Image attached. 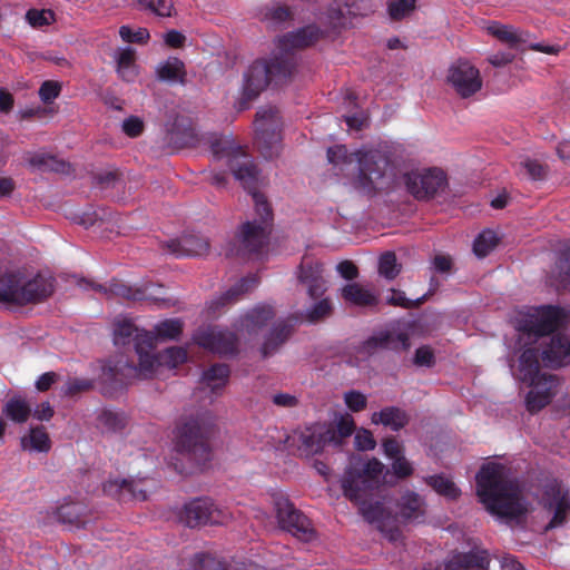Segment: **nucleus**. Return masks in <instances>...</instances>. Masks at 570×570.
<instances>
[{
    "instance_id": "6e6d98bb",
    "label": "nucleus",
    "mask_w": 570,
    "mask_h": 570,
    "mask_svg": "<svg viewBox=\"0 0 570 570\" xmlns=\"http://www.w3.org/2000/svg\"><path fill=\"white\" fill-rule=\"evenodd\" d=\"M190 570H225L222 562L208 553H197L189 562Z\"/></svg>"
},
{
    "instance_id": "3c124183",
    "label": "nucleus",
    "mask_w": 570,
    "mask_h": 570,
    "mask_svg": "<svg viewBox=\"0 0 570 570\" xmlns=\"http://www.w3.org/2000/svg\"><path fill=\"white\" fill-rule=\"evenodd\" d=\"M498 237L492 230L482 232L473 243V252L478 257H485L498 245Z\"/></svg>"
},
{
    "instance_id": "0e129e2a",
    "label": "nucleus",
    "mask_w": 570,
    "mask_h": 570,
    "mask_svg": "<svg viewBox=\"0 0 570 570\" xmlns=\"http://www.w3.org/2000/svg\"><path fill=\"white\" fill-rule=\"evenodd\" d=\"M383 453L390 460L404 455V446L395 438L389 436L382 441Z\"/></svg>"
},
{
    "instance_id": "f257e3e1",
    "label": "nucleus",
    "mask_w": 570,
    "mask_h": 570,
    "mask_svg": "<svg viewBox=\"0 0 570 570\" xmlns=\"http://www.w3.org/2000/svg\"><path fill=\"white\" fill-rule=\"evenodd\" d=\"M317 37L318 31L314 27L288 32L277 40L269 59L255 60L244 72L239 109H246L248 102L257 98L271 82L282 83L288 80L296 70L294 50L313 45Z\"/></svg>"
},
{
    "instance_id": "f704fd0d",
    "label": "nucleus",
    "mask_w": 570,
    "mask_h": 570,
    "mask_svg": "<svg viewBox=\"0 0 570 570\" xmlns=\"http://www.w3.org/2000/svg\"><path fill=\"white\" fill-rule=\"evenodd\" d=\"M156 72L158 79L161 81L179 83H184L185 81V66L178 58H169L159 63L156 68Z\"/></svg>"
},
{
    "instance_id": "c03bdc74",
    "label": "nucleus",
    "mask_w": 570,
    "mask_h": 570,
    "mask_svg": "<svg viewBox=\"0 0 570 570\" xmlns=\"http://www.w3.org/2000/svg\"><path fill=\"white\" fill-rule=\"evenodd\" d=\"M3 413L13 422L24 423L30 416L31 407L24 399L14 396L6 403Z\"/></svg>"
},
{
    "instance_id": "6e6552de",
    "label": "nucleus",
    "mask_w": 570,
    "mask_h": 570,
    "mask_svg": "<svg viewBox=\"0 0 570 570\" xmlns=\"http://www.w3.org/2000/svg\"><path fill=\"white\" fill-rule=\"evenodd\" d=\"M274 507L282 529L304 541H309L314 538V530L309 520L296 510L287 498H275Z\"/></svg>"
},
{
    "instance_id": "de8ad7c7",
    "label": "nucleus",
    "mask_w": 570,
    "mask_h": 570,
    "mask_svg": "<svg viewBox=\"0 0 570 570\" xmlns=\"http://www.w3.org/2000/svg\"><path fill=\"white\" fill-rule=\"evenodd\" d=\"M139 10L150 11L159 17H170L174 11L171 0H135Z\"/></svg>"
},
{
    "instance_id": "dca6fc26",
    "label": "nucleus",
    "mask_w": 570,
    "mask_h": 570,
    "mask_svg": "<svg viewBox=\"0 0 570 570\" xmlns=\"http://www.w3.org/2000/svg\"><path fill=\"white\" fill-rule=\"evenodd\" d=\"M566 318L563 309L553 306L542 307L529 320L523 330L529 334L542 336L557 330Z\"/></svg>"
},
{
    "instance_id": "a878e982",
    "label": "nucleus",
    "mask_w": 570,
    "mask_h": 570,
    "mask_svg": "<svg viewBox=\"0 0 570 570\" xmlns=\"http://www.w3.org/2000/svg\"><path fill=\"white\" fill-rule=\"evenodd\" d=\"M79 286L83 288H92L107 297L117 296L125 299L140 301L146 298L145 293L140 288H132L124 283L112 282L108 286L95 284L92 282L81 279Z\"/></svg>"
},
{
    "instance_id": "9b49d317",
    "label": "nucleus",
    "mask_w": 570,
    "mask_h": 570,
    "mask_svg": "<svg viewBox=\"0 0 570 570\" xmlns=\"http://www.w3.org/2000/svg\"><path fill=\"white\" fill-rule=\"evenodd\" d=\"M130 342H134L139 362L146 350H153L155 347V337L153 336V333L139 330L126 317H117L114 322V343L116 345L124 346Z\"/></svg>"
},
{
    "instance_id": "e2e57ef3",
    "label": "nucleus",
    "mask_w": 570,
    "mask_h": 570,
    "mask_svg": "<svg viewBox=\"0 0 570 570\" xmlns=\"http://www.w3.org/2000/svg\"><path fill=\"white\" fill-rule=\"evenodd\" d=\"M344 402L346 406L353 412H360L367 405L366 396L360 391H348L344 394Z\"/></svg>"
},
{
    "instance_id": "ea45409f",
    "label": "nucleus",
    "mask_w": 570,
    "mask_h": 570,
    "mask_svg": "<svg viewBox=\"0 0 570 570\" xmlns=\"http://www.w3.org/2000/svg\"><path fill=\"white\" fill-rule=\"evenodd\" d=\"M21 445L24 450L48 452L51 442L43 426H37L30 430L28 436L21 439Z\"/></svg>"
},
{
    "instance_id": "603ef678",
    "label": "nucleus",
    "mask_w": 570,
    "mask_h": 570,
    "mask_svg": "<svg viewBox=\"0 0 570 570\" xmlns=\"http://www.w3.org/2000/svg\"><path fill=\"white\" fill-rule=\"evenodd\" d=\"M210 149L215 157L224 158L228 160L237 155L242 149L236 146L229 137L216 138L210 142Z\"/></svg>"
},
{
    "instance_id": "c85d7f7f",
    "label": "nucleus",
    "mask_w": 570,
    "mask_h": 570,
    "mask_svg": "<svg viewBox=\"0 0 570 570\" xmlns=\"http://www.w3.org/2000/svg\"><path fill=\"white\" fill-rule=\"evenodd\" d=\"M489 564L488 554L482 550L453 554L445 563V570L483 569Z\"/></svg>"
},
{
    "instance_id": "423d86ee",
    "label": "nucleus",
    "mask_w": 570,
    "mask_h": 570,
    "mask_svg": "<svg viewBox=\"0 0 570 570\" xmlns=\"http://www.w3.org/2000/svg\"><path fill=\"white\" fill-rule=\"evenodd\" d=\"M178 521L188 528L225 524L232 514L218 507L212 499L197 498L181 507L177 513Z\"/></svg>"
},
{
    "instance_id": "8fccbe9b",
    "label": "nucleus",
    "mask_w": 570,
    "mask_h": 570,
    "mask_svg": "<svg viewBox=\"0 0 570 570\" xmlns=\"http://www.w3.org/2000/svg\"><path fill=\"white\" fill-rule=\"evenodd\" d=\"M401 272V265L397 264L396 255L393 252H385L379 259V273L384 278L392 281Z\"/></svg>"
},
{
    "instance_id": "13d9d810",
    "label": "nucleus",
    "mask_w": 570,
    "mask_h": 570,
    "mask_svg": "<svg viewBox=\"0 0 570 570\" xmlns=\"http://www.w3.org/2000/svg\"><path fill=\"white\" fill-rule=\"evenodd\" d=\"M253 196V200L255 203V212L257 216L259 217L257 222H264L265 226L271 227V220H272V210L266 202L265 197L256 191H250Z\"/></svg>"
},
{
    "instance_id": "473e14b6",
    "label": "nucleus",
    "mask_w": 570,
    "mask_h": 570,
    "mask_svg": "<svg viewBox=\"0 0 570 570\" xmlns=\"http://www.w3.org/2000/svg\"><path fill=\"white\" fill-rule=\"evenodd\" d=\"M342 298L355 306L366 307L377 303V297L358 283H348L341 288Z\"/></svg>"
},
{
    "instance_id": "7ed1b4c3",
    "label": "nucleus",
    "mask_w": 570,
    "mask_h": 570,
    "mask_svg": "<svg viewBox=\"0 0 570 570\" xmlns=\"http://www.w3.org/2000/svg\"><path fill=\"white\" fill-rule=\"evenodd\" d=\"M154 350L155 347L146 350L137 366L128 363L124 357L108 361L102 366V380L122 384L134 379H150L157 374L159 367L175 368L187 358V353L181 347H168L158 354H155Z\"/></svg>"
},
{
    "instance_id": "393cba45",
    "label": "nucleus",
    "mask_w": 570,
    "mask_h": 570,
    "mask_svg": "<svg viewBox=\"0 0 570 570\" xmlns=\"http://www.w3.org/2000/svg\"><path fill=\"white\" fill-rule=\"evenodd\" d=\"M168 250L176 256H202L208 253L209 243L202 235L187 234L168 244Z\"/></svg>"
},
{
    "instance_id": "58836bf2",
    "label": "nucleus",
    "mask_w": 570,
    "mask_h": 570,
    "mask_svg": "<svg viewBox=\"0 0 570 570\" xmlns=\"http://www.w3.org/2000/svg\"><path fill=\"white\" fill-rule=\"evenodd\" d=\"M320 22L324 27V30L313 26L318 31V37L315 41H317L325 32L344 27L346 23L345 12L338 6H330L326 12L321 14Z\"/></svg>"
},
{
    "instance_id": "f03ea898",
    "label": "nucleus",
    "mask_w": 570,
    "mask_h": 570,
    "mask_svg": "<svg viewBox=\"0 0 570 570\" xmlns=\"http://www.w3.org/2000/svg\"><path fill=\"white\" fill-rule=\"evenodd\" d=\"M476 493L485 509L507 521H520L528 513L521 487L499 463L482 465L476 474Z\"/></svg>"
},
{
    "instance_id": "7c9ffc66",
    "label": "nucleus",
    "mask_w": 570,
    "mask_h": 570,
    "mask_svg": "<svg viewBox=\"0 0 570 570\" xmlns=\"http://www.w3.org/2000/svg\"><path fill=\"white\" fill-rule=\"evenodd\" d=\"M373 424H383L393 431H400L410 422L409 414L397 406H386L371 416Z\"/></svg>"
},
{
    "instance_id": "4d7b16f0",
    "label": "nucleus",
    "mask_w": 570,
    "mask_h": 570,
    "mask_svg": "<svg viewBox=\"0 0 570 570\" xmlns=\"http://www.w3.org/2000/svg\"><path fill=\"white\" fill-rule=\"evenodd\" d=\"M520 166L532 180H543L547 177L548 166L535 159L527 158L520 163Z\"/></svg>"
},
{
    "instance_id": "4c0bfd02",
    "label": "nucleus",
    "mask_w": 570,
    "mask_h": 570,
    "mask_svg": "<svg viewBox=\"0 0 570 570\" xmlns=\"http://www.w3.org/2000/svg\"><path fill=\"white\" fill-rule=\"evenodd\" d=\"M257 285V278L254 276H248L242 278L238 283H236L233 287H230L222 297L217 301L212 302L210 307H218L219 305H225L229 303H234L240 298L244 294L253 289Z\"/></svg>"
},
{
    "instance_id": "69168bd1",
    "label": "nucleus",
    "mask_w": 570,
    "mask_h": 570,
    "mask_svg": "<svg viewBox=\"0 0 570 570\" xmlns=\"http://www.w3.org/2000/svg\"><path fill=\"white\" fill-rule=\"evenodd\" d=\"M121 128L127 136L135 138L142 134L145 125L141 118L130 116L122 121Z\"/></svg>"
},
{
    "instance_id": "1a4fd4ad",
    "label": "nucleus",
    "mask_w": 570,
    "mask_h": 570,
    "mask_svg": "<svg viewBox=\"0 0 570 570\" xmlns=\"http://www.w3.org/2000/svg\"><path fill=\"white\" fill-rule=\"evenodd\" d=\"M405 185L416 199H429L445 188L446 176L439 168L414 170L405 175Z\"/></svg>"
},
{
    "instance_id": "2eb2a0df",
    "label": "nucleus",
    "mask_w": 570,
    "mask_h": 570,
    "mask_svg": "<svg viewBox=\"0 0 570 570\" xmlns=\"http://www.w3.org/2000/svg\"><path fill=\"white\" fill-rule=\"evenodd\" d=\"M531 390L527 395V407L530 412H538L548 405L557 394L559 381L554 375H541L529 383Z\"/></svg>"
},
{
    "instance_id": "bb28decb",
    "label": "nucleus",
    "mask_w": 570,
    "mask_h": 570,
    "mask_svg": "<svg viewBox=\"0 0 570 570\" xmlns=\"http://www.w3.org/2000/svg\"><path fill=\"white\" fill-rule=\"evenodd\" d=\"M341 487L344 495L356 503L361 502L367 490L372 488L367 479L352 466L342 476Z\"/></svg>"
},
{
    "instance_id": "aec40b11",
    "label": "nucleus",
    "mask_w": 570,
    "mask_h": 570,
    "mask_svg": "<svg viewBox=\"0 0 570 570\" xmlns=\"http://www.w3.org/2000/svg\"><path fill=\"white\" fill-rule=\"evenodd\" d=\"M274 316L275 311L271 305L258 304L240 317L238 331L244 336L254 337L263 331Z\"/></svg>"
},
{
    "instance_id": "09e8293b",
    "label": "nucleus",
    "mask_w": 570,
    "mask_h": 570,
    "mask_svg": "<svg viewBox=\"0 0 570 570\" xmlns=\"http://www.w3.org/2000/svg\"><path fill=\"white\" fill-rule=\"evenodd\" d=\"M183 331V323L179 320H166L155 326V342L157 338L176 340Z\"/></svg>"
},
{
    "instance_id": "c756f323",
    "label": "nucleus",
    "mask_w": 570,
    "mask_h": 570,
    "mask_svg": "<svg viewBox=\"0 0 570 570\" xmlns=\"http://www.w3.org/2000/svg\"><path fill=\"white\" fill-rule=\"evenodd\" d=\"M89 510L79 502H66L56 512L59 522L75 528H82L88 522Z\"/></svg>"
},
{
    "instance_id": "9d476101",
    "label": "nucleus",
    "mask_w": 570,
    "mask_h": 570,
    "mask_svg": "<svg viewBox=\"0 0 570 570\" xmlns=\"http://www.w3.org/2000/svg\"><path fill=\"white\" fill-rule=\"evenodd\" d=\"M446 81L461 98H469L481 90L482 78L478 68L468 60H458L448 70Z\"/></svg>"
},
{
    "instance_id": "39448f33",
    "label": "nucleus",
    "mask_w": 570,
    "mask_h": 570,
    "mask_svg": "<svg viewBox=\"0 0 570 570\" xmlns=\"http://www.w3.org/2000/svg\"><path fill=\"white\" fill-rule=\"evenodd\" d=\"M353 157L358 164L354 187L366 194L375 191L390 165L387 155L379 149H361Z\"/></svg>"
},
{
    "instance_id": "4468645a",
    "label": "nucleus",
    "mask_w": 570,
    "mask_h": 570,
    "mask_svg": "<svg viewBox=\"0 0 570 570\" xmlns=\"http://www.w3.org/2000/svg\"><path fill=\"white\" fill-rule=\"evenodd\" d=\"M269 235V227L265 226L264 222L257 219L244 223L237 233V242L239 250L243 253H257L267 242Z\"/></svg>"
},
{
    "instance_id": "5fc2aeb1",
    "label": "nucleus",
    "mask_w": 570,
    "mask_h": 570,
    "mask_svg": "<svg viewBox=\"0 0 570 570\" xmlns=\"http://www.w3.org/2000/svg\"><path fill=\"white\" fill-rule=\"evenodd\" d=\"M428 483L441 495L450 499H456L460 495V491L455 484L442 475L430 476Z\"/></svg>"
},
{
    "instance_id": "ddd939ff",
    "label": "nucleus",
    "mask_w": 570,
    "mask_h": 570,
    "mask_svg": "<svg viewBox=\"0 0 570 570\" xmlns=\"http://www.w3.org/2000/svg\"><path fill=\"white\" fill-rule=\"evenodd\" d=\"M299 284L305 286L307 295L317 299L326 292V281L323 277L322 263L304 257L296 272Z\"/></svg>"
},
{
    "instance_id": "79ce46f5",
    "label": "nucleus",
    "mask_w": 570,
    "mask_h": 570,
    "mask_svg": "<svg viewBox=\"0 0 570 570\" xmlns=\"http://www.w3.org/2000/svg\"><path fill=\"white\" fill-rule=\"evenodd\" d=\"M229 376V368L225 364H215L203 374V383L212 392L222 390Z\"/></svg>"
},
{
    "instance_id": "bf43d9fd",
    "label": "nucleus",
    "mask_w": 570,
    "mask_h": 570,
    "mask_svg": "<svg viewBox=\"0 0 570 570\" xmlns=\"http://www.w3.org/2000/svg\"><path fill=\"white\" fill-rule=\"evenodd\" d=\"M26 19L32 27L39 28L53 21V12L51 10L30 9L26 13Z\"/></svg>"
},
{
    "instance_id": "338daca9",
    "label": "nucleus",
    "mask_w": 570,
    "mask_h": 570,
    "mask_svg": "<svg viewBox=\"0 0 570 570\" xmlns=\"http://www.w3.org/2000/svg\"><path fill=\"white\" fill-rule=\"evenodd\" d=\"M392 471L399 479H406L413 474L412 463L405 458V455L392 460Z\"/></svg>"
},
{
    "instance_id": "774afa93",
    "label": "nucleus",
    "mask_w": 570,
    "mask_h": 570,
    "mask_svg": "<svg viewBox=\"0 0 570 570\" xmlns=\"http://www.w3.org/2000/svg\"><path fill=\"white\" fill-rule=\"evenodd\" d=\"M60 85L56 81H45L39 89V97L45 104L55 100L60 94Z\"/></svg>"
},
{
    "instance_id": "cd10ccee",
    "label": "nucleus",
    "mask_w": 570,
    "mask_h": 570,
    "mask_svg": "<svg viewBox=\"0 0 570 570\" xmlns=\"http://www.w3.org/2000/svg\"><path fill=\"white\" fill-rule=\"evenodd\" d=\"M291 333L292 328L287 322L279 321L274 323L268 333L264 336V342L261 346L262 356L268 357L275 354L288 340Z\"/></svg>"
},
{
    "instance_id": "f8f14e48",
    "label": "nucleus",
    "mask_w": 570,
    "mask_h": 570,
    "mask_svg": "<svg viewBox=\"0 0 570 570\" xmlns=\"http://www.w3.org/2000/svg\"><path fill=\"white\" fill-rule=\"evenodd\" d=\"M194 340L199 346L222 355L236 351V336L227 330L212 326L199 328Z\"/></svg>"
},
{
    "instance_id": "a211bd4d",
    "label": "nucleus",
    "mask_w": 570,
    "mask_h": 570,
    "mask_svg": "<svg viewBox=\"0 0 570 570\" xmlns=\"http://www.w3.org/2000/svg\"><path fill=\"white\" fill-rule=\"evenodd\" d=\"M53 293V284L51 279L37 275L27 279L23 275L17 296V305H26L30 303H39L47 299Z\"/></svg>"
},
{
    "instance_id": "680f3d73",
    "label": "nucleus",
    "mask_w": 570,
    "mask_h": 570,
    "mask_svg": "<svg viewBox=\"0 0 570 570\" xmlns=\"http://www.w3.org/2000/svg\"><path fill=\"white\" fill-rule=\"evenodd\" d=\"M121 39L126 42L145 43L149 39V31L146 28H139L132 31L129 27L122 26L119 29Z\"/></svg>"
},
{
    "instance_id": "4be33fe9",
    "label": "nucleus",
    "mask_w": 570,
    "mask_h": 570,
    "mask_svg": "<svg viewBox=\"0 0 570 570\" xmlns=\"http://www.w3.org/2000/svg\"><path fill=\"white\" fill-rule=\"evenodd\" d=\"M546 495L549 507L554 509V514L546 527V530H550L562 525L567 521L570 513V497L568 491L556 483L547 488Z\"/></svg>"
},
{
    "instance_id": "412c9836",
    "label": "nucleus",
    "mask_w": 570,
    "mask_h": 570,
    "mask_svg": "<svg viewBox=\"0 0 570 570\" xmlns=\"http://www.w3.org/2000/svg\"><path fill=\"white\" fill-rule=\"evenodd\" d=\"M410 347L409 336L406 333L396 331L381 332L363 344V351L367 354H374L379 351H406Z\"/></svg>"
},
{
    "instance_id": "b1692460",
    "label": "nucleus",
    "mask_w": 570,
    "mask_h": 570,
    "mask_svg": "<svg viewBox=\"0 0 570 570\" xmlns=\"http://www.w3.org/2000/svg\"><path fill=\"white\" fill-rule=\"evenodd\" d=\"M542 360L547 366L559 367L570 364V338L557 334L542 352Z\"/></svg>"
},
{
    "instance_id": "5701e85b",
    "label": "nucleus",
    "mask_w": 570,
    "mask_h": 570,
    "mask_svg": "<svg viewBox=\"0 0 570 570\" xmlns=\"http://www.w3.org/2000/svg\"><path fill=\"white\" fill-rule=\"evenodd\" d=\"M227 165L232 170L236 180H238L244 188L253 191L258 179V171L252 158L240 150L236 156L234 155Z\"/></svg>"
},
{
    "instance_id": "c9c22d12",
    "label": "nucleus",
    "mask_w": 570,
    "mask_h": 570,
    "mask_svg": "<svg viewBox=\"0 0 570 570\" xmlns=\"http://www.w3.org/2000/svg\"><path fill=\"white\" fill-rule=\"evenodd\" d=\"M539 358L535 348H527L520 356L519 379L525 383H533L539 377Z\"/></svg>"
},
{
    "instance_id": "20e7f679",
    "label": "nucleus",
    "mask_w": 570,
    "mask_h": 570,
    "mask_svg": "<svg viewBox=\"0 0 570 570\" xmlns=\"http://www.w3.org/2000/svg\"><path fill=\"white\" fill-rule=\"evenodd\" d=\"M214 426L210 413H202L185 417L176 429V449L187 453L197 462L205 461L209 455L208 436Z\"/></svg>"
},
{
    "instance_id": "37998d69",
    "label": "nucleus",
    "mask_w": 570,
    "mask_h": 570,
    "mask_svg": "<svg viewBox=\"0 0 570 570\" xmlns=\"http://www.w3.org/2000/svg\"><path fill=\"white\" fill-rule=\"evenodd\" d=\"M332 313L333 304L330 298L325 297L314 303L305 312L301 313L298 318L302 322L315 324L330 317Z\"/></svg>"
},
{
    "instance_id": "72a5a7b5",
    "label": "nucleus",
    "mask_w": 570,
    "mask_h": 570,
    "mask_svg": "<svg viewBox=\"0 0 570 570\" xmlns=\"http://www.w3.org/2000/svg\"><path fill=\"white\" fill-rule=\"evenodd\" d=\"M400 515L407 521H414L425 514L423 499L414 492L404 493L399 501Z\"/></svg>"
},
{
    "instance_id": "052dcab7",
    "label": "nucleus",
    "mask_w": 570,
    "mask_h": 570,
    "mask_svg": "<svg viewBox=\"0 0 570 570\" xmlns=\"http://www.w3.org/2000/svg\"><path fill=\"white\" fill-rule=\"evenodd\" d=\"M415 7V0H397L391 2L389 12L392 19L400 20L407 16Z\"/></svg>"
},
{
    "instance_id": "864d4df0",
    "label": "nucleus",
    "mask_w": 570,
    "mask_h": 570,
    "mask_svg": "<svg viewBox=\"0 0 570 570\" xmlns=\"http://www.w3.org/2000/svg\"><path fill=\"white\" fill-rule=\"evenodd\" d=\"M26 160L29 164V166L33 168L52 169L57 171L65 170V164H57V160L49 155L28 153L26 155Z\"/></svg>"
},
{
    "instance_id": "6ab92c4d",
    "label": "nucleus",
    "mask_w": 570,
    "mask_h": 570,
    "mask_svg": "<svg viewBox=\"0 0 570 570\" xmlns=\"http://www.w3.org/2000/svg\"><path fill=\"white\" fill-rule=\"evenodd\" d=\"M332 438L333 433L327 431L326 425L315 424L298 433L297 449L303 455L311 456L322 452Z\"/></svg>"
},
{
    "instance_id": "49530a36",
    "label": "nucleus",
    "mask_w": 570,
    "mask_h": 570,
    "mask_svg": "<svg viewBox=\"0 0 570 570\" xmlns=\"http://www.w3.org/2000/svg\"><path fill=\"white\" fill-rule=\"evenodd\" d=\"M350 466H352L355 471L363 474L371 485L377 482L379 476L382 474L384 470V464L375 458L368 460L367 462H351Z\"/></svg>"
},
{
    "instance_id": "a19ab883",
    "label": "nucleus",
    "mask_w": 570,
    "mask_h": 570,
    "mask_svg": "<svg viewBox=\"0 0 570 570\" xmlns=\"http://www.w3.org/2000/svg\"><path fill=\"white\" fill-rule=\"evenodd\" d=\"M327 431L333 433L330 444L341 446L344 440L351 436L355 430L354 420L350 414L341 415L335 425H326Z\"/></svg>"
},
{
    "instance_id": "f3484780",
    "label": "nucleus",
    "mask_w": 570,
    "mask_h": 570,
    "mask_svg": "<svg viewBox=\"0 0 570 570\" xmlns=\"http://www.w3.org/2000/svg\"><path fill=\"white\" fill-rule=\"evenodd\" d=\"M104 492L119 501L139 500L145 501L148 497L149 488L146 487V481L139 480H108L104 484Z\"/></svg>"
},
{
    "instance_id": "2f4dec72",
    "label": "nucleus",
    "mask_w": 570,
    "mask_h": 570,
    "mask_svg": "<svg viewBox=\"0 0 570 570\" xmlns=\"http://www.w3.org/2000/svg\"><path fill=\"white\" fill-rule=\"evenodd\" d=\"M114 58L119 77L127 82H132L138 76L136 51L130 47L120 48L115 52Z\"/></svg>"
},
{
    "instance_id": "e433bc0d",
    "label": "nucleus",
    "mask_w": 570,
    "mask_h": 570,
    "mask_svg": "<svg viewBox=\"0 0 570 570\" xmlns=\"http://www.w3.org/2000/svg\"><path fill=\"white\" fill-rule=\"evenodd\" d=\"M22 275L20 273L0 272V301L17 304Z\"/></svg>"
},
{
    "instance_id": "a18cd8bd",
    "label": "nucleus",
    "mask_w": 570,
    "mask_h": 570,
    "mask_svg": "<svg viewBox=\"0 0 570 570\" xmlns=\"http://www.w3.org/2000/svg\"><path fill=\"white\" fill-rule=\"evenodd\" d=\"M487 30L491 36L495 37L502 42L508 43L511 47L523 41L522 32L512 26L492 22L488 26Z\"/></svg>"
},
{
    "instance_id": "0eeeda50",
    "label": "nucleus",
    "mask_w": 570,
    "mask_h": 570,
    "mask_svg": "<svg viewBox=\"0 0 570 570\" xmlns=\"http://www.w3.org/2000/svg\"><path fill=\"white\" fill-rule=\"evenodd\" d=\"M256 142L265 158H273L279 151L281 136L278 114L274 108L262 109L255 120Z\"/></svg>"
}]
</instances>
